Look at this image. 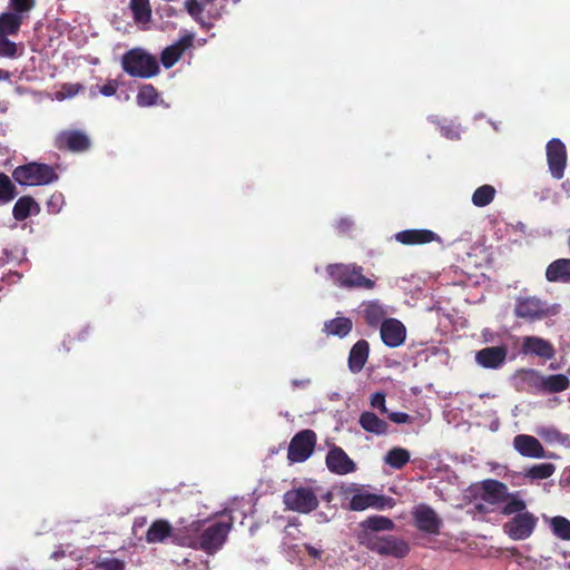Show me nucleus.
Wrapping results in <instances>:
<instances>
[{
  "mask_svg": "<svg viewBox=\"0 0 570 570\" xmlns=\"http://www.w3.org/2000/svg\"><path fill=\"white\" fill-rule=\"evenodd\" d=\"M284 504L288 510L309 513L318 507L317 492L311 487H297L284 494Z\"/></svg>",
  "mask_w": 570,
  "mask_h": 570,
  "instance_id": "5",
  "label": "nucleus"
},
{
  "mask_svg": "<svg viewBox=\"0 0 570 570\" xmlns=\"http://www.w3.org/2000/svg\"><path fill=\"white\" fill-rule=\"evenodd\" d=\"M410 460V453L402 448H394L385 455V463L395 469H401Z\"/></svg>",
  "mask_w": 570,
  "mask_h": 570,
  "instance_id": "33",
  "label": "nucleus"
},
{
  "mask_svg": "<svg viewBox=\"0 0 570 570\" xmlns=\"http://www.w3.org/2000/svg\"><path fill=\"white\" fill-rule=\"evenodd\" d=\"M39 212L40 207L32 197L22 196L16 202L12 214L17 220H24L30 215L38 214Z\"/></svg>",
  "mask_w": 570,
  "mask_h": 570,
  "instance_id": "25",
  "label": "nucleus"
},
{
  "mask_svg": "<svg viewBox=\"0 0 570 570\" xmlns=\"http://www.w3.org/2000/svg\"><path fill=\"white\" fill-rule=\"evenodd\" d=\"M22 22V16L14 12H4L0 16V33L16 35Z\"/></svg>",
  "mask_w": 570,
  "mask_h": 570,
  "instance_id": "28",
  "label": "nucleus"
},
{
  "mask_svg": "<svg viewBox=\"0 0 570 570\" xmlns=\"http://www.w3.org/2000/svg\"><path fill=\"white\" fill-rule=\"evenodd\" d=\"M12 177L18 184L26 186L48 185L58 178L50 166L38 163L17 167Z\"/></svg>",
  "mask_w": 570,
  "mask_h": 570,
  "instance_id": "4",
  "label": "nucleus"
},
{
  "mask_svg": "<svg viewBox=\"0 0 570 570\" xmlns=\"http://www.w3.org/2000/svg\"><path fill=\"white\" fill-rule=\"evenodd\" d=\"M390 417L391 421L395 422V423H406L410 421V416L406 414V413H403V412H391V413H386Z\"/></svg>",
  "mask_w": 570,
  "mask_h": 570,
  "instance_id": "49",
  "label": "nucleus"
},
{
  "mask_svg": "<svg viewBox=\"0 0 570 570\" xmlns=\"http://www.w3.org/2000/svg\"><path fill=\"white\" fill-rule=\"evenodd\" d=\"M507 353L504 346L485 347L476 353L475 361L482 367L498 368L504 363Z\"/></svg>",
  "mask_w": 570,
  "mask_h": 570,
  "instance_id": "13",
  "label": "nucleus"
},
{
  "mask_svg": "<svg viewBox=\"0 0 570 570\" xmlns=\"http://www.w3.org/2000/svg\"><path fill=\"white\" fill-rule=\"evenodd\" d=\"M130 8L136 22L147 23L150 20L151 9L149 0H130Z\"/></svg>",
  "mask_w": 570,
  "mask_h": 570,
  "instance_id": "31",
  "label": "nucleus"
},
{
  "mask_svg": "<svg viewBox=\"0 0 570 570\" xmlns=\"http://www.w3.org/2000/svg\"><path fill=\"white\" fill-rule=\"evenodd\" d=\"M121 66L128 75L138 78H151L159 72L157 59L140 48L125 53Z\"/></svg>",
  "mask_w": 570,
  "mask_h": 570,
  "instance_id": "2",
  "label": "nucleus"
},
{
  "mask_svg": "<svg viewBox=\"0 0 570 570\" xmlns=\"http://www.w3.org/2000/svg\"><path fill=\"white\" fill-rule=\"evenodd\" d=\"M80 89H81V86H79V85H65L61 88V90L56 92V99L65 100L67 98H71V97L76 96Z\"/></svg>",
  "mask_w": 570,
  "mask_h": 570,
  "instance_id": "44",
  "label": "nucleus"
},
{
  "mask_svg": "<svg viewBox=\"0 0 570 570\" xmlns=\"http://www.w3.org/2000/svg\"><path fill=\"white\" fill-rule=\"evenodd\" d=\"M230 529L232 522H217L204 528V521L196 520L185 527V532L178 531L175 543L214 554L224 546Z\"/></svg>",
  "mask_w": 570,
  "mask_h": 570,
  "instance_id": "1",
  "label": "nucleus"
},
{
  "mask_svg": "<svg viewBox=\"0 0 570 570\" xmlns=\"http://www.w3.org/2000/svg\"><path fill=\"white\" fill-rule=\"evenodd\" d=\"M304 549L314 559H320L322 557V550L320 548H316V547L309 544V543H305Z\"/></svg>",
  "mask_w": 570,
  "mask_h": 570,
  "instance_id": "50",
  "label": "nucleus"
},
{
  "mask_svg": "<svg viewBox=\"0 0 570 570\" xmlns=\"http://www.w3.org/2000/svg\"><path fill=\"white\" fill-rule=\"evenodd\" d=\"M362 527L371 531H390L394 529V522L383 515H374L362 522Z\"/></svg>",
  "mask_w": 570,
  "mask_h": 570,
  "instance_id": "32",
  "label": "nucleus"
},
{
  "mask_svg": "<svg viewBox=\"0 0 570 570\" xmlns=\"http://www.w3.org/2000/svg\"><path fill=\"white\" fill-rule=\"evenodd\" d=\"M326 465L335 474L344 475L355 471L356 465L353 460L341 449L333 448L326 455Z\"/></svg>",
  "mask_w": 570,
  "mask_h": 570,
  "instance_id": "12",
  "label": "nucleus"
},
{
  "mask_svg": "<svg viewBox=\"0 0 570 570\" xmlns=\"http://www.w3.org/2000/svg\"><path fill=\"white\" fill-rule=\"evenodd\" d=\"M325 332L340 337L346 336L352 330V321L346 317H336L325 323Z\"/></svg>",
  "mask_w": 570,
  "mask_h": 570,
  "instance_id": "29",
  "label": "nucleus"
},
{
  "mask_svg": "<svg viewBox=\"0 0 570 570\" xmlns=\"http://www.w3.org/2000/svg\"><path fill=\"white\" fill-rule=\"evenodd\" d=\"M368 357V343L360 340L354 344L348 356V367L353 373H358Z\"/></svg>",
  "mask_w": 570,
  "mask_h": 570,
  "instance_id": "20",
  "label": "nucleus"
},
{
  "mask_svg": "<svg viewBox=\"0 0 570 570\" xmlns=\"http://www.w3.org/2000/svg\"><path fill=\"white\" fill-rule=\"evenodd\" d=\"M523 352L533 353L542 357H550L552 355V348L542 338L528 336L523 342Z\"/></svg>",
  "mask_w": 570,
  "mask_h": 570,
  "instance_id": "27",
  "label": "nucleus"
},
{
  "mask_svg": "<svg viewBox=\"0 0 570 570\" xmlns=\"http://www.w3.org/2000/svg\"><path fill=\"white\" fill-rule=\"evenodd\" d=\"M549 282L568 283L570 281V259H557L551 263L546 272Z\"/></svg>",
  "mask_w": 570,
  "mask_h": 570,
  "instance_id": "22",
  "label": "nucleus"
},
{
  "mask_svg": "<svg viewBox=\"0 0 570 570\" xmlns=\"http://www.w3.org/2000/svg\"><path fill=\"white\" fill-rule=\"evenodd\" d=\"M414 517L420 530L431 533H436L439 531L441 520L430 507L424 504L419 505L415 509Z\"/></svg>",
  "mask_w": 570,
  "mask_h": 570,
  "instance_id": "17",
  "label": "nucleus"
},
{
  "mask_svg": "<svg viewBox=\"0 0 570 570\" xmlns=\"http://www.w3.org/2000/svg\"><path fill=\"white\" fill-rule=\"evenodd\" d=\"M362 314L368 325L377 326L384 322L386 311L383 305L372 301L362 305Z\"/></svg>",
  "mask_w": 570,
  "mask_h": 570,
  "instance_id": "26",
  "label": "nucleus"
},
{
  "mask_svg": "<svg viewBox=\"0 0 570 570\" xmlns=\"http://www.w3.org/2000/svg\"><path fill=\"white\" fill-rule=\"evenodd\" d=\"M328 275L335 284L348 288H366L374 286V281L362 274V267L356 265L334 264L327 267Z\"/></svg>",
  "mask_w": 570,
  "mask_h": 570,
  "instance_id": "3",
  "label": "nucleus"
},
{
  "mask_svg": "<svg viewBox=\"0 0 570 570\" xmlns=\"http://www.w3.org/2000/svg\"><path fill=\"white\" fill-rule=\"evenodd\" d=\"M194 35L181 37L176 43L165 48L161 52V62L165 68L173 67L181 57L184 51L193 46Z\"/></svg>",
  "mask_w": 570,
  "mask_h": 570,
  "instance_id": "15",
  "label": "nucleus"
},
{
  "mask_svg": "<svg viewBox=\"0 0 570 570\" xmlns=\"http://www.w3.org/2000/svg\"><path fill=\"white\" fill-rule=\"evenodd\" d=\"M569 380L566 375H544L543 392L542 393H557L568 387Z\"/></svg>",
  "mask_w": 570,
  "mask_h": 570,
  "instance_id": "30",
  "label": "nucleus"
},
{
  "mask_svg": "<svg viewBox=\"0 0 570 570\" xmlns=\"http://www.w3.org/2000/svg\"><path fill=\"white\" fill-rule=\"evenodd\" d=\"M185 9L187 12L203 27L208 29L209 23L205 22L202 18L204 6L198 0H185Z\"/></svg>",
  "mask_w": 570,
  "mask_h": 570,
  "instance_id": "38",
  "label": "nucleus"
},
{
  "mask_svg": "<svg viewBox=\"0 0 570 570\" xmlns=\"http://www.w3.org/2000/svg\"><path fill=\"white\" fill-rule=\"evenodd\" d=\"M474 491H480L482 500L490 504L503 503L509 498L507 485L491 479L483 481Z\"/></svg>",
  "mask_w": 570,
  "mask_h": 570,
  "instance_id": "11",
  "label": "nucleus"
},
{
  "mask_svg": "<svg viewBox=\"0 0 570 570\" xmlns=\"http://www.w3.org/2000/svg\"><path fill=\"white\" fill-rule=\"evenodd\" d=\"M58 145L72 151H83L89 147V138L80 131H65L59 135Z\"/></svg>",
  "mask_w": 570,
  "mask_h": 570,
  "instance_id": "19",
  "label": "nucleus"
},
{
  "mask_svg": "<svg viewBox=\"0 0 570 570\" xmlns=\"http://www.w3.org/2000/svg\"><path fill=\"white\" fill-rule=\"evenodd\" d=\"M158 92L151 85H144L137 95V104L140 107H148L156 104Z\"/></svg>",
  "mask_w": 570,
  "mask_h": 570,
  "instance_id": "35",
  "label": "nucleus"
},
{
  "mask_svg": "<svg viewBox=\"0 0 570 570\" xmlns=\"http://www.w3.org/2000/svg\"><path fill=\"white\" fill-rule=\"evenodd\" d=\"M381 338L385 345L397 347L402 345L406 338V328L396 318L384 320L381 324Z\"/></svg>",
  "mask_w": 570,
  "mask_h": 570,
  "instance_id": "9",
  "label": "nucleus"
},
{
  "mask_svg": "<svg viewBox=\"0 0 570 570\" xmlns=\"http://www.w3.org/2000/svg\"><path fill=\"white\" fill-rule=\"evenodd\" d=\"M371 405L379 409L382 413H387V409L385 407V396L383 393H374L371 397Z\"/></svg>",
  "mask_w": 570,
  "mask_h": 570,
  "instance_id": "47",
  "label": "nucleus"
},
{
  "mask_svg": "<svg viewBox=\"0 0 570 570\" xmlns=\"http://www.w3.org/2000/svg\"><path fill=\"white\" fill-rule=\"evenodd\" d=\"M358 423L368 433L375 435H384L387 433L389 424L372 412L362 413Z\"/></svg>",
  "mask_w": 570,
  "mask_h": 570,
  "instance_id": "23",
  "label": "nucleus"
},
{
  "mask_svg": "<svg viewBox=\"0 0 570 570\" xmlns=\"http://www.w3.org/2000/svg\"><path fill=\"white\" fill-rule=\"evenodd\" d=\"M178 531L185 532V527L174 530L167 520L159 519L150 524L146 533V540L148 543H161L170 537L175 540V535Z\"/></svg>",
  "mask_w": 570,
  "mask_h": 570,
  "instance_id": "14",
  "label": "nucleus"
},
{
  "mask_svg": "<svg viewBox=\"0 0 570 570\" xmlns=\"http://www.w3.org/2000/svg\"><path fill=\"white\" fill-rule=\"evenodd\" d=\"M514 449L523 456L543 458L544 451L541 443L534 436L519 434L513 439Z\"/></svg>",
  "mask_w": 570,
  "mask_h": 570,
  "instance_id": "16",
  "label": "nucleus"
},
{
  "mask_svg": "<svg viewBox=\"0 0 570 570\" xmlns=\"http://www.w3.org/2000/svg\"><path fill=\"white\" fill-rule=\"evenodd\" d=\"M505 503L503 508L504 514H512L522 511L525 508L524 502L518 497V494L509 493V498L503 502Z\"/></svg>",
  "mask_w": 570,
  "mask_h": 570,
  "instance_id": "41",
  "label": "nucleus"
},
{
  "mask_svg": "<svg viewBox=\"0 0 570 570\" xmlns=\"http://www.w3.org/2000/svg\"><path fill=\"white\" fill-rule=\"evenodd\" d=\"M207 2H214L215 0H206Z\"/></svg>",
  "mask_w": 570,
  "mask_h": 570,
  "instance_id": "58",
  "label": "nucleus"
},
{
  "mask_svg": "<svg viewBox=\"0 0 570 570\" xmlns=\"http://www.w3.org/2000/svg\"><path fill=\"white\" fill-rule=\"evenodd\" d=\"M445 136H446V137H449V138H451V139H456V138H459V134H458V131H455V130L445 131Z\"/></svg>",
  "mask_w": 570,
  "mask_h": 570,
  "instance_id": "53",
  "label": "nucleus"
},
{
  "mask_svg": "<svg viewBox=\"0 0 570 570\" xmlns=\"http://www.w3.org/2000/svg\"><path fill=\"white\" fill-rule=\"evenodd\" d=\"M476 509H479L480 511L484 512L485 509H484V505L483 504H478L475 505Z\"/></svg>",
  "mask_w": 570,
  "mask_h": 570,
  "instance_id": "56",
  "label": "nucleus"
},
{
  "mask_svg": "<svg viewBox=\"0 0 570 570\" xmlns=\"http://www.w3.org/2000/svg\"><path fill=\"white\" fill-rule=\"evenodd\" d=\"M9 77H10L9 72L0 70V79H2V78L8 79Z\"/></svg>",
  "mask_w": 570,
  "mask_h": 570,
  "instance_id": "54",
  "label": "nucleus"
},
{
  "mask_svg": "<svg viewBox=\"0 0 570 570\" xmlns=\"http://www.w3.org/2000/svg\"><path fill=\"white\" fill-rule=\"evenodd\" d=\"M547 158L553 177L561 178L567 165L566 146L558 139H552L547 145Z\"/></svg>",
  "mask_w": 570,
  "mask_h": 570,
  "instance_id": "8",
  "label": "nucleus"
},
{
  "mask_svg": "<svg viewBox=\"0 0 570 570\" xmlns=\"http://www.w3.org/2000/svg\"><path fill=\"white\" fill-rule=\"evenodd\" d=\"M315 442L316 435L312 430H304L297 433L289 443L288 460L292 462H304L312 455Z\"/></svg>",
  "mask_w": 570,
  "mask_h": 570,
  "instance_id": "7",
  "label": "nucleus"
},
{
  "mask_svg": "<svg viewBox=\"0 0 570 570\" xmlns=\"http://www.w3.org/2000/svg\"><path fill=\"white\" fill-rule=\"evenodd\" d=\"M61 556H62V553L55 552V553L52 554V558L58 559V558H59V557H61Z\"/></svg>",
  "mask_w": 570,
  "mask_h": 570,
  "instance_id": "57",
  "label": "nucleus"
},
{
  "mask_svg": "<svg viewBox=\"0 0 570 570\" xmlns=\"http://www.w3.org/2000/svg\"><path fill=\"white\" fill-rule=\"evenodd\" d=\"M61 199H62V196H61L60 194H59V195H53V196L50 198V200H49V203H48V206H49L50 208H52V209H51L52 212H59L58 204L61 202Z\"/></svg>",
  "mask_w": 570,
  "mask_h": 570,
  "instance_id": "51",
  "label": "nucleus"
},
{
  "mask_svg": "<svg viewBox=\"0 0 570 570\" xmlns=\"http://www.w3.org/2000/svg\"><path fill=\"white\" fill-rule=\"evenodd\" d=\"M543 440L548 441V442H558L560 441V434L557 430L554 429H547V428H542L540 430H538L537 432Z\"/></svg>",
  "mask_w": 570,
  "mask_h": 570,
  "instance_id": "46",
  "label": "nucleus"
},
{
  "mask_svg": "<svg viewBox=\"0 0 570 570\" xmlns=\"http://www.w3.org/2000/svg\"><path fill=\"white\" fill-rule=\"evenodd\" d=\"M542 303L537 298H525L519 301L515 306V314L522 318H538L543 314Z\"/></svg>",
  "mask_w": 570,
  "mask_h": 570,
  "instance_id": "24",
  "label": "nucleus"
},
{
  "mask_svg": "<svg viewBox=\"0 0 570 570\" xmlns=\"http://www.w3.org/2000/svg\"><path fill=\"white\" fill-rule=\"evenodd\" d=\"M370 550L381 556L403 558L409 552V546L403 540L393 535L376 537L366 534L362 541Z\"/></svg>",
  "mask_w": 570,
  "mask_h": 570,
  "instance_id": "6",
  "label": "nucleus"
},
{
  "mask_svg": "<svg viewBox=\"0 0 570 570\" xmlns=\"http://www.w3.org/2000/svg\"><path fill=\"white\" fill-rule=\"evenodd\" d=\"M17 53V46L14 42L9 41L4 35L0 33V56L14 57Z\"/></svg>",
  "mask_w": 570,
  "mask_h": 570,
  "instance_id": "43",
  "label": "nucleus"
},
{
  "mask_svg": "<svg viewBox=\"0 0 570 570\" xmlns=\"http://www.w3.org/2000/svg\"><path fill=\"white\" fill-rule=\"evenodd\" d=\"M117 91V82L115 80H109L106 85L99 88V92L106 97H110L115 95Z\"/></svg>",
  "mask_w": 570,
  "mask_h": 570,
  "instance_id": "48",
  "label": "nucleus"
},
{
  "mask_svg": "<svg viewBox=\"0 0 570 570\" xmlns=\"http://www.w3.org/2000/svg\"><path fill=\"white\" fill-rule=\"evenodd\" d=\"M16 186L6 174H0V200L8 203L16 197Z\"/></svg>",
  "mask_w": 570,
  "mask_h": 570,
  "instance_id": "36",
  "label": "nucleus"
},
{
  "mask_svg": "<svg viewBox=\"0 0 570 570\" xmlns=\"http://www.w3.org/2000/svg\"><path fill=\"white\" fill-rule=\"evenodd\" d=\"M343 225H350V222L346 220V219H342L341 223H340V227H343Z\"/></svg>",
  "mask_w": 570,
  "mask_h": 570,
  "instance_id": "55",
  "label": "nucleus"
},
{
  "mask_svg": "<svg viewBox=\"0 0 570 570\" xmlns=\"http://www.w3.org/2000/svg\"><path fill=\"white\" fill-rule=\"evenodd\" d=\"M495 195V189L491 185H483L479 187L472 195V203L476 207H484L489 205Z\"/></svg>",
  "mask_w": 570,
  "mask_h": 570,
  "instance_id": "34",
  "label": "nucleus"
},
{
  "mask_svg": "<svg viewBox=\"0 0 570 570\" xmlns=\"http://www.w3.org/2000/svg\"><path fill=\"white\" fill-rule=\"evenodd\" d=\"M292 384L295 387H305L309 384V380L308 379L302 380V381L294 380V381H292Z\"/></svg>",
  "mask_w": 570,
  "mask_h": 570,
  "instance_id": "52",
  "label": "nucleus"
},
{
  "mask_svg": "<svg viewBox=\"0 0 570 570\" xmlns=\"http://www.w3.org/2000/svg\"><path fill=\"white\" fill-rule=\"evenodd\" d=\"M11 6L17 11L16 13H23L31 10L35 6V0H10Z\"/></svg>",
  "mask_w": 570,
  "mask_h": 570,
  "instance_id": "45",
  "label": "nucleus"
},
{
  "mask_svg": "<svg viewBox=\"0 0 570 570\" xmlns=\"http://www.w3.org/2000/svg\"><path fill=\"white\" fill-rule=\"evenodd\" d=\"M554 472V466L551 463H540L533 465L527 472V475L531 479H547Z\"/></svg>",
  "mask_w": 570,
  "mask_h": 570,
  "instance_id": "40",
  "label": "nucleus"
},
{
  "mask_svg": "<svg viewBox=\"0 0 570 570\" xmlns=\"http://www.w3.org/2000/svg\"><path fill=\"white\" fill-rule=\"evenodd\" d=\"M553 533L561 539H570V521L562 517H554L550 521Z\"/></svg>",
  "mask_w": 570,
  "mask_h": 570,
  "instance_id": "37",
  "label": "nucleus"
},
{
  "mask_svg": "<svg viewBox=\"0 0 570 570\" xmlns=\"http://www.w3.org/2000/svg\"><path fill=\"white\" fill-rule=\"evenodd\" d=\"M522 375V380L528 386L537 392H543L544 375L533 370L523 371Z\"/></svg>",
  "mask_w": 570,
  "mask_h": 570,
  "instance_id": "39",
  "label": "nucleus"
},
{
  "mask_svg": "<svg viewBox=\"0 0 570 570\" xmlns=\"http://www.w3.org/2000/svg\"><path fill=\"white\" fill-rule=\"evenodd\" d=\"M387 500L384 497L366 492L356 493L352 497L350 507L354 511H363L367 508L384 509Z\"/></svg>",
  "mask_w": 570,
  "mask_h": 570,
  "instance_id": "18",
  "label": "nucleus"
},
{
  "mask_svg": "<svg viewBox=\"0 0 570 570\" xmlns=\"http://www.w3.org/2000/svg\"><path fill=\"white\" fill-rule=\"evenodd\" d=\"M97 568L100 570H124L125 562L115 558H106L98 561Z\"/></svg>",
  "mask_w": 570,
  "mask_h": 570,
  "instance_id": "42",
  "label": "nucleus"
},
{
  "mask_svg": "<svg viewBox=\"0 0 570 570\" xmlns=\"http://www.w3.org/2000/svg\"><path fill=\"white\" fill-rule=\"evenodd\" d=\"M535 518L530 513H520L504 525L505 532L514 540H523L532 533Z\"/></svg>",
  "mask_w": 570,
  "mask_h": 570,
  "instance_id": "10",
  "label": "nucleus"
},
{
  "mask_svg": "<svg viewBox=\"0 0 570 570\" xmlns=\"http://www.w3.org/2000/svg\"><path fill=\"white\" fill-rule=\"evenodd\" d=\"M435 234L428 229H409L396 234L395 238L402 244H425L434 239Z\"/></svg>",
  "mask_w": 570,
  "mask_h": 570,
  "instance_id": "21",
  "label": "nucleus"
}]
</instances>
